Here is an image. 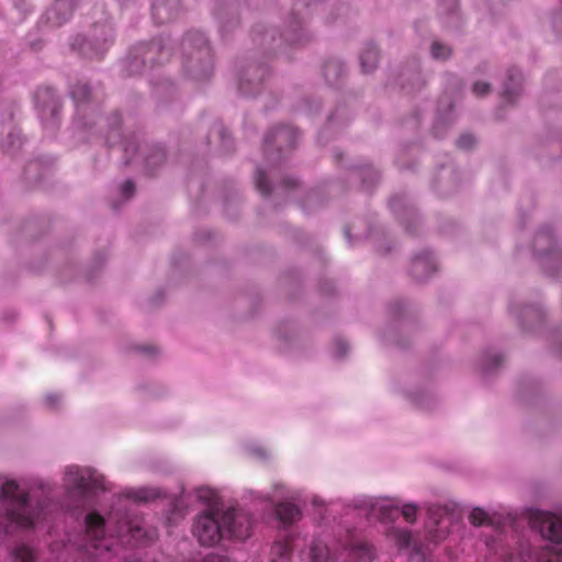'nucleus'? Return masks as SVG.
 Listing matches in <instances>:
<instances>
[{
  "label": "nucleus",
  "mask_w": 562,
  "mask_h": 562,
  "mask_svg": "<svg viewBox=\"0 0 562 562\" xmlns=\"http://www.w3.org/2000/svg\"><path fill=\"white\" fill-rule=\"evenodd\" d=\"M431 55L436 59H446L450 56V49L439 42L431 45Z\"/></svg>",
  "instance_id": "nucleus-22"
},
{
  "label": "nucleus",
  "mask_w": 562,
  "mask_h": 562,
  "mask_svg": "<svg viewBox=\"0 0 562 562\" xmlns=\"http://www.w3.org/2000/svg\"><path fill=\"white\" fill-rule=\"evenodd\" d=\"M158 496V493L154 490L142 488L134 493L135 499L139 502H148Z\"/></svg>",
  "instance_id": "nucleus-24"
},
{
  "label": "nucleus",
  "mask_w": 562,
  "mask_h": 562,
  "mask_svg": "<svg viewBox=\"0 0 562 562\" xmlns=\"http://www.w3.org/2000/svg\"><path fill=\"white\" fill-rule=\"evenodd\" d=\"M475 144V139L471 134H464L459 137L457 145L462 149H470Z\"/></svg>",
  "instance_id": "nucleus-27"
},
{
  "label": "nucleus",
  "mask_w": 562,
  "mask_h": 562,
  "mask_svg": "<svg viewBox=\"0 0 562 562\" xmlns=\"http://www.w3.org/2000/svg\"><path fill=\"white\" fill-rule=\"evenodd\" d=\"M180 9V0H155L153 4V18L157 24H164L177 16Z\"/></svg>",
  "instance_id": "nucleus-8"
},
{
  "label": "nucleus",
  "mask_w": 562,
  "mask_h": 562,
  "mask_svg": "<svg viewBox=\"0 0 562 562\" xmlns=\"http://www.w3.org/2000/svg\"><path fill=\"white\" fill-rule=\"evenodd\" d=\"M202 562H229L228 559L221 555H207Z\"/></svg>",
  "instance_id": "nucleus-33"
},
{
  "label": "nucleus",
  "mask_w": 562,
  "mask_h": 562,
  "mask_svg": "<svg viewBox=\"0 0 562 562\" xmlns=\"http://www.w3.org/2000/svg\"><path fill=\"white\" fill-rule=\"evenodd\" d=\"M160 52L161 50V47L159 46V44L157 43H150L149 45H147L146 47V52H145V60H149L150 63H153V58L149 56L151 53H155V52Z\"/></svg>",
  "instance_id": "nucleus-32"
},
{
  "label": "nucleus",
  "mask_w": 562,
  "mask_h": 562,
  "mask_svg": "<svg viewBox=\"0 0 562 562\" xmlns=\"http://www.w3.org/2000/svg\"><path fill=\"white\" fill-rule=\"evenodd\" d=\"M57 401V397L54 396V395H48L47 396V402L49 403V405H54V403Z\"/></svg>",
  "instance_id": "nucleus-38"
},
{
  "label": "nucleus",
  "mask_w": 562,
  "mask_h": 562,
  "mask_svg": "<svg viewBox=\"0 0 562 562\" xmlns=\"http://www.w3.org/2000/svg\"><path fill=\"white\" fill-rule=\"evenodd\" d=\"M311 560L312 562H334L327 546L322 542H315L311 547Z\"/></svg>",
  "instance_id": "nucleus-17"
},
{
  "label": "nucleus",
  "mask_w": 562,
  "mask_h": 562,
  "mask_svg": "<svg viewBox=\"0 0 562 562\" xmlns=\"http://www.w3.org/2000/svg\"><path fill=\"white\" fill-rule=\"evenodd\" d=\"M0 494V502L4 508V513L0 516V529L4 533L11 532L13 527L31 528L38 522V515H34L30 510L27 494L20 488L15 481H5Z\"/></svg>",
  "instance_id": "nucleus-1"
},
{
  "label": "nucleus",
  "mask_w": 562,
  "mask_h": 562,
  "mask_svg": "<svg viewBox=\"0 0 562 562\" xmlns=\"http://www.w3.org/2000/svg\"><path fill=\"white\" fill-rule=\"evenodd\" d=\"M380 512H381L382 519H389V518L393 517V513L398 512V506H395V507L381 506Z\"/></svg>",
  "instance_id": "nucleus-31"
},
{
  "label": "nucleus",
  "mask_w": 562,
  "mask_h": 562,
  "mask_svg": "<svg viewBox=\"0 0 562 562\" xmlns=\"http://www.w3.org/2000/svg\"><path fill=\"white\" fill-rule=\"evenodd\" d=\"M196 497L212 506L216 502L217 495L213 490L209 487H200L196 490Z\"/></svg>",
  "instance_id": "nucleus-20"
},
{
  "label": "nucleus",
  "mask_w": 562,
  "mask_h": 562,
  "mask_svg": "<svg viewBox=\"0 0 562 562\" xmlns=\"http://www.w3.org/2000/svg\"><path fill=\"white\" fill-rule=\"evenodd\" d=\"M299 137L297 131L292 126H281L268 134L265 138V150L268 151L271 147L277 146L281 151L283 147H293Z\"/></svg>",
  "instance_id": "nucleus-7"
},
{
  "label": "nucleus",
  "mask_w": 562,
  "mask_h": 562,
  "mask_svg": "<svg viewBox=\"0 0 562 562\" xmlns=\"http://www.w3.org/2000/svg\"><path fill=\"white\" fill-rule=\"evenodd\" d=\"M184 49L189 50L184 64L186 70L195 79H205L212 74V52L204 35L200 32H191L182 42Z\"/></svg>",
  "instance_id": "nucleus-2"
},
{
  "label": "nucleus",
  "mask_w": 562,
  "mask_h": 562,
  "mask_svg": "<svg viewBox=\"0 0 562 562\" xmlns=\"http://www.w3.org/2000/svg\"><path fill=\"white\" fill-rule=\"evenodd\" d=\"M379 52L375 46L369 45L360 55V65L364 74L371 72L378 64Z\"/></svg>",
  "instance_id": "nucleus-15"
},
{
  "label": "nucleus",
  "mask_w": 562,
  "mask_h": 562,
  "mask_svg": "<svg viewBox=\"0 0 562 562\" xmlns=\"http://www.w3.org/2000/svg\"><path fill=\"white\" fill-rule=\"evenodd\" d=\"M417 507L414 504H406L402 507V515L408 522H414L416 519Z\"/></svg>",
  "instance_id": "nucleus-26"
},
{
  "label": "nucleus",
  "mask_w": 562,
  "mask_h": 562,
  "mask_svg": "<svg viewBox=\"0 0 562 562\" xmlns=\"http://www.w3.org/2000/svg\"><path fill=\"white\" fill-rule=\"evenodd\" d=\"M291 540L277 541L270 550V562H291Z\"/></svg>",
  "instance_id": "nucleus-13"
},
{
  "label": "nucleus",
  "mask_w": 562,
  "mask_h": 562,
  "mask_svg": "<svg viewBox=\"0 0 562 562\" xmlns=\"http://www.w3.org/2000/svg\"><path fill=\"white\" fill-rule=\"evenodd\" d=\"M276 514L278 519L285 525L292 524L301 517V510L299 507L289 502L278 504L276 507Z\"/></svg>",
  "instance_id": "nucleus-14"
},
{
  "label": "nucleus",
  "mask_w": 562,
  "mask_h": 562,
  "mask_svg": "<svg viewBox=\"0 0 562 562\" xmlns=\"http://www.w3.org/2000/svg\"><path fill=\"white\" fill-rule=\"evenodd\" d=\"M331 72H335L337 77L342 74V66L337 61H329L324 67V76L327 80H329V76Z\"/></svg>",
  "instance_id": "nucleus-25"
},
{
  "label": "nucleus",
  "mask_w": 562,
  "mask_h": 562,
  "mask_svg": "<svg viewBox=\"0 0 562 562\" xmlns=\"http://www.w3.org/2000/svg\"><path fill=\"white\" fill-rule=\"evenodd\" d=\"M348 551L349 555L358 562H371L374 559L373 548L366 541L351 543Z\"/></svg>",
  "instance_id": "nucleus-12"
},
{
  "label": "nucleus",
  "mask_w": 562,
  "mask_h": 562,
  "mask_svg": "<svg viewBox=\"0 0 562 562\" xmlns=\"http://www.w3.org/2000/svg\"><path fill=\"white\" fill-rule=\"evenodd\" d=\"M65 483L69 488L87 493L92 490H104L103 477L97 475L89 469H81L77 465L67 467L65 471Z\"/></svg>",
  "instance_id": "nucleus-6"
},
{
  "label": "nucleus",
  "mask_w": 562,
  "mask_h": 562,
  "mask_svg": "<svg viewBox=\"0 0 562 562\" xmlns=\"http://www.w3.org/2000/svg\"><path fill=\"white\" fill-rule=\"evenodd\" d=\"M519 557L524 562H562V547L547 544L535 554L528 553L526 557L521 551Z\"/></svg>",
  "instance_id": "nucleus-10"
},
{
  "label": "nucleus",
  "mask_w": 562,
  "mask_h": 562,
  "mask_svg": "<svg viewBox=\"0 0 562 562\" xmlns=\"http://www.w3.org/2000/svg\"><path fill=\"white\" fill-rule=\"evenodd\" d=\"M337 346L340 350V355H344L347 351V345L345 342L338 341Z\"/></svg>",
  "instance_id": "nucleus-35"
},
{
  "label": "nucleus",
  "mask_w": 562,
  "mask_h": 562,
  "mask_svg": "<svg viewBox=\"0 0 562 562\" xmlns=\"http://www.w3.org/2000/svg\"><path fill=\"white\" fill-rule=\"evenodd\" d=\"M469 519L473 526H482L487 522L488 515L481 508H474L470 514Z\"/></svg>",
  "instance_id": "nucleus-21"
},
{
  "label": "nucleus",
  "mask_w": 562,
  "mask_h": 562,
  "mask_svg": "<svg viewBox=\"0 0 562 562\" xmlns=\"http://www.w3.org/2000/svg\"><path fill=\"white\" fill-rule=\"evenodd\" d=\"M90 94V89L87 85L82 83V85H77L72 91H71V95L72 98L77 101V102H82L85 100L88 99Z\"/></svg>",
  "instance_id": "nucleus-23"
},
{
  "label": "nucleus",
  "mask_w": 562,
  "mask_h": 562,
  "mask_svg": "<svg viewBox=\"0 0 562 562\" xmlns=\"http://www.w3.org/2000/svg\"><path fill=\"white\" fill-rule=\"evenodd\" d=\"M134 191H135V186H134V182L131 180L125 181L124 184L122 186V194L126 199L131 198L134 194Z\"/></svg>",
  "instance_id": "nucleus-30"
},
{
  "label": "nucleus",
  "mask_w": 562,
  "mask_h": 562,
  "mask_svg": "<svg viewBox=\"0 0 562 562\" xmlns=\"http://www.w3.org/2000/svg\"><path fill=\"white\" fill-rule=\"evenodd\" d=\"M436 271V263L429 252H424L413 259L411 273L418 280L423 281Z\"/></svg>",
  "instance_id": "nucleus-9"
},
{
  "label": "nucleus",
  "mask_w": 562,
  "mask_h": 562,
  "mask_svg": "<svg viewBox=\"0 0 562 562\" xmlns=\"http://www.w3.org/2000/svg\"><path fill=\"white\" fill-rule=\"evenodd\" d=\"M192 532L200 544L212 547L225 537L223 527V513L207 510L201 514L194 525Z\"/></svg>",
  "instance_id": "nucleus-3"
},
{
  "label": "nucleus",
  "mask_w": 562,
  "mask_h": 562,
  "mask_svg": "<svg viewBox=\"0 0 562 562\" xmlns=\"http://www.w3.org/2000/svg\"><path fill=\"white\" fill-rule=\"evenodd\" d=\"M494 366H498L502 362V357L498 355L493 356Z\"/></svg>",
  "instance_id": "nucleus-37"
},
{
  "label": "nucleus",
  "mask_w": 562,
  "mask_h": 562,
  "mask_svg": "<svg viewBox=\"0 0 562 562\" xmlns=\"http://www.w3.org/2000/svg\"><path fill=\"white\" fill-rule=\"evenodd\" d=\"M239 89H240V91H241L244 94H248V93H250V91L246 88V86H245V82H244V81H241V82H240V85H239Z\"/></svg>",
  "instance_id": "nucleus-36"
},
{
  "label": "nucleus",
  "mask_w": 562,
  "mask_h": 562,
  "mask_svg": "<svg viewBox=\"0 0 562 562\" xmlns=\"http://www.w3.org/2000/svg\"><path fill=\"white\" fill-rule=\"evenodd\" d=\"M104 518L98 513H90L86 516L87 536L93 540H101L104 536Z\"/></svg>",
  "instance_id": "nucleus-11"
},
{
  "label": "nucleus",
  "mask_w": 562,
  "mask_h": 562,
  "mask_svg": "<svg viewBox=\"0 0 562 562\" xmlns=\"http://www.w3.org/2000/svg\"><path fill=\"white\" fill-rule=\"evenodd\" d=\"M13 557L18 562H33L34 552L31 548L21 544L13 550Z\"/></svg>",
  "instance_id": "nucleus-18"
},
{
  "label": "nucleus",
  "mask_w": 562,
  "mask_h": 562,
  "mask_svg": "<svg viewBox=\"0 0 562 562\" xmlns=\"http://www.w3.org/2000/svg\"><path fill=\"white\" fill-rule=\"evenodd\" d=\"M520 88V74L517 70H509L508 82L503 90V98L506 101H512L514 97L518 95Z\"/></svg>",
  "instance_id": "nucleus-16"
},
{
  "label": "nucleus",
  "mask_w": 562,
  "mask_h": 562,
  "mask_svg": "<svg viewBox=\"0 0 562 562\" xmlns=\"http://www.w3.org/2000/svg\"><path fill=\"white\" fill-rule=\"evenodd\" d=\"M294 184H295L294 181L286 183L288 187H294Z\"/></svg>",
  "instance_id": "nucleus-40"
},
{
  "label": "nucleus",
  "mask_w": 562,
  "mask_h": 562,
  "mask_svg": "<svg viewBox=\"0 0 562 562\" xmlns=\"http://www.w3.org/2000/svg\"><path fill=\"white\" fill-rule=\"evenodd\" d=\"M142 350L144 352H149V353L155 352V348L154 347H144Z\"/></svg>",
  "instance_id": "nucleus-39"
},
{
  "label": "nucleus",
  "mask_w": 562,
  "mask_h": 562,
  "mask_svg": "<svg viewBox=\"0 0 562 562\" xmlns=\"http://www.w3.org/2000/svg\"><path fill=\"white\" fill-rule=\"evenodd\" d=\"M472 90L474 94L482 97L490 92L491 86L487 82L477 81L473 85Z\"/></svg>",
  "instance_id": "nucleus-28"
},
{
  "label": "nucleus",
  "mask_w": 562,
  "mask_h": 562,
  "mask_svg": "<svg viewBox=\"0 0 562 562\" xmlns=\"http://www.w3.org/2000/svg\"><path fill=\"white\" fill-rule=\"evenodd\" d=\"M529 520L532 528L538 529L540 535L551 542H562V518L543 510H531Z\"/></svg>",
  "instance_id": "nucleus-5"
},
{
  "label": "nucleus",
  "mask_w": 562,
  "mask_h": 562,
  "mask_svg": "<svg viewBox=\"0 0 562 562\" xmlns=\"http://www.w3.org/2000/svg\"><path fill=\"white\" fill-rule=\"evenodd\" d=\"M61 9H67L69 11L71 10L70 4L68 2L59 0L55 3L54 10H61Z\"/></svg>",
  "instance_id": "nucleus-34"
},
{
  "label": "nucleus",
  "mask_w": 562,
  "mask_h": 562,
  "mask_svg": "<svg viewBox=\"0 0 562 562\" xmlns=\"http://www.w3.org/2000/svg\"><path fill=\"white\" fill-rule=\"evenodd\" d=\"M223 527L225 537L245 540L251 533L252 519L248 513L231 507L223 512Z\"/></svg>",
  "instance_id": "nucleus-4"
},
{
  "label": "nucleus",
  "mask_w": 562,
  "mask_h": 562,
  "mask_svg": "<svg viewBox=\"0 0 562 562\" xmlns=\"http://www.w3.org/2000/svg\"><path fill=\"white\" fill-rule=\"evenodd\" d=\"M396 539L400 546L407 547L411 543L412 536L407 530H401L396 532Z\"/></svg>",
  "instance_id": "nucleus-29"
},
{
  "label": "nucleus",
  "mask_w": 562,
  "mask_h": 562,
  "mask_svg": "<svg viewBox=\"0 0 562 562\" xmlns=\"http://www.w3.org/2000/svg\"><path fill=\"white\" fill-rule=\"evenodd\" d=\"M255 181L257 189L260 191V193L265 196H268L271 192V188L265 172L261 169H257L255 175Z\"/></svg>",
  "instance_id": "nucleus-19"
}]
</instances>
